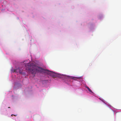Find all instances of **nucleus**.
Returning a JSON list of instances; mask_svg holds the SVG:
<instances>
[{"label":"nucleus","mask_w":121,"mask_h":121,"mask_svg":"<svg viewBox=\"0 0 121 121\" xmlns=\"http://www.w3.org/2000/svg\"><path fill=\"white\" fill-rule=\"evenodd\" d=\"M13 115L14 116H16L17 115H13V114H12L11 115V116H12Z\"/></svg>","instance_id":"obj_6"},{"label":"nucleus","mask_w":121,"mask_h":121,"mask_svg":"<svg viewBox=\"0 0 121 121\" xmlns=\"http://www.w3.org/2000/svg\"><path fill=\"white\" fill-rule=\"evenodd\" d=\"M8 108H10V107H8Z\"/></svg>","instance_id":"obj_7"},{"label":"nucleus","mask_w":121,"mask_h":121,"mask_svg":"<svg viewBox=\"0 0 121 121\" xmlns=\"http://www.w3.org/2000/svg\"><path fill=\"white\" fill-rule=\"evenodd\" d=\"M86 87L87 88L88 91L92 93V91L87 86H86Z\"/></svg>","instance_id":"obj_5"},{"label":"nucleus","mask_w":121,"mask_h":121,"mask_svg":"<svg viewBox=\"0 0 121 121\" xmlns=\"http://www.w3.org/2000/svg\"><path fill=\"white\" fill-rule=\"evenodd\" d=\"M50 76L53 78L59 76V75L57 73H56L53 72H50L48 73Z\"/></svg>","instance_id":"obj_2"},{"label":"nucleus","mask_w":121,"mask_h":121,"mask_svg":"<svg viewBox=\"0 0 121 121\" xmlns=\"http://www.w3.org/2000/svg\"><path fill=\"white\" fill-rule=\"evenodd\" d=\"M30 68L28 69V70L32 74H35L36 72H39L42 69L39 67H38L35 65H31Z\"/></svg>","instance_id":"obj_1"},{"label":"nucleus","mask_w":121,"mask_h":121,"mask_svg":"<svg viewBox=\"0 0 121 121\" xmlns=\"http://www.w3.org/2000/svg\"><path fill=\"white\" fill-rule=\"evenodd\" d=\"M12 71H13V72H19L20 73H21L22 72H21L20 71V69L19 68H18V69H13L12 70Z\"/></svg>","instance_id":"obj_3"},{"label":"nucleus","mask_w":121,"mask_h":121,"mask_svg":"<svg viewBox=\"0 0 121 121\" xmlns=\"http://www.w3.org/2000/svg\"><path fill=\"white\" fill-rule=\"evenodd\" d=\"M64 76L65 78H70L72 79H73V77H72L70 76Z\"/></svg>","instance_id":"obj_4"}]
</instances>
